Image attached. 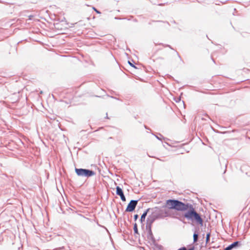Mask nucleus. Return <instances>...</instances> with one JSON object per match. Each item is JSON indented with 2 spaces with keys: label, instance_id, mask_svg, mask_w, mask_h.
Instances as JSON below:
<instances>
[{
  "label": "nucleus",
  "instance_id": "nucleus-3",
  "mask_svg": "<svg viewBox=\"0 0 250 250\" xmlns=\"http://www.w3.org/2000/svg\"><path fill=\"white\" fill-rule=\"evenodd\" d=\"M75 171L77 174L80 176L90 177L94 174V172L85 169L76 168Z\"/></svg>",
  "mask_w": 250,
  "mask_h": 250
},
{
  "label": "nucleus",
  "instance_id": "nucleus-9",
  "mask_svg": "<svg viewBox=\"0 0 250 250\" xmlns=\"http://www.w3.org/2000/svg\"><path fill=\"white\" fill-rule=\"evenodd\" d=\"M134 230L135 233H137L138 232L137 227V225L136 224H135V225L134 226Z\"/></svg>",
  "mask_w": 250,
  "mask_h": 250
},
{
  "label": "nucleus",
  "instance_id": "nucleus-7",
  "mask_svg": "<svg viewBox=\"0 0 250 250\" xmlns=\"http://www.w3.org/2000/svg\"><path fill=\"white\" fill-rule=\"evenodd\" d=\"M148 210V209H147L146 211H145L141 216V221L142 222L145 221V218L147 215V211Z\"/></svg>",
  "mask_w": 250,
  "mask_h": 250
},
{
  "label": "nucleus",
  "instance_id": "nucleus-5",
  "mask_svg": "<svg viewBox=\"0 0 250 250\" xmlns=\"http://www.w3.org/2000/svg\"><path fill=\"white\" fill-rule=\"evenodd\" d=\"M116 193L120 196L122 201H125V197L123 191L119 187H117L116 188Z\"/></svg>",
  "mask_w": 250,
  "mask_h": 250
},
{
  "label": "nucleus",
  "instance_id": "nucleus-12",
  "mask_svg": "<svg viewBox=\"0 0 250 250\" xmlns=\"http://www.w3.org/2000/svg\"><path fill=\"white\" fill-rule=\"evenodd\" d=\"M93 9L96 12V13H98V14H100L101 13L98 11L95 8H93Z\"/></svg>",
  "mask_w": 250,
  "mask_h": 250
},
{
  "label": "nucleus",
  "instance_id": "nucleus-2",
  "mask_svg": "<svg viewBox=\"0 0 250 250\" xmlns=\"http://www.w3.org/2000/svg\"><path fill=\"white\" fill-rule=\"evenodd\" d=\"M184 216L188 219H194L199 224H202L203 220L202 218L192 207H190V209L187 211Z\"/></svg>",
  "mask_w": 250,
  "mask_h": 250
},
{
  "label": "nucleus",
  "instance_id": "nucleus-4",
  "mask_svg": "<svg viewBox=\"0 0 250 250\" xmlns=\"http://www.w3.org/2000/svg\"><path fill=\"white\" fill-rule=\"evenodd\" d=\"M138 201L137 200H131L128 204L127 207L126 208V211H132L135 208V207L137 204Z\"/></svg>",
  "mask_w": 250,
  "mask_h": 250
},
{
  "label": "nucleus",
  "instance_id": "nucleus-11",
  "mask_svg": "<svg viewBox=\"0 0 250 250\" xmlns=\"http://www.w3.org/2000/svg\"><path fill=\"white\" fill-rule=\"evenodd\" d=\"M134 220L136 221L138 218V215L137 214H136L134 215Z\"/></svg>",
  "mask_w": 250,
  "mask_h": 250
},
{
  "label": "nucleus",
  "instance_id": "nucleus-8",
  "mask_svg": "<svg viewBox=\"0 0 250 250\" xmlns=\"http://www.w3.org/2000/svg\"><path fill=\"white\" fill-rule=\"evenodd\" d=\"M198 239V234L196 233H194L193 234V241L194 242H196Z\"/></svg>",
  "mask_w": 250,
  "mask_h": 250
},
{
  "label": "nucleus",
  "instance_id": "nucleus-10",
  "mask_svg": "<svg viewBox=\"0 0 250 250\" xmlns=\"http://www.w3.org/2000/svg\"><path fill=\"white\" fill-rule=\"evenodd\" d=\"M209 237H210V234L209 233L207 234V236H206V241H207V242H208L209 241Z\"/></svg>",
  "mask_w": 250,
  "mask_h": 250
},
{
  "label": "nucleus",
  "instance_id": "nucleus-1",
  "mask_svg": "<svg viewBox=\"0 0 250 250\" xmlns=\"http://www.w3.org/2000/svg\"><path fill=\"white\" fill-rule=\"evenodd\" d=\"M166 206L170 209H175L179 211H185L188 208V205L176 200H168L166 201Z\"/></svg>",
  "mask_w": 250,
  "mask_h": 250
},
{
  "label": "nucleus",
  "instance_id": "nucleus-13",
  "mask_svg": "<svg viewBox=\"0 0 250 250\" xmlns=\"http://www.w3.org/2000/svg\"><path fill=\"white\" fill-rule=\"evenodd\" d=\"M129 63L130 64V65L134 67H135V66L133 64H132L131 63H130L129 62Z\"/></svg>",
  "mask_w": 250,
  "mask_h": 250
},
{
  "label": "nucleus",
  "instance_id": "nucleus-6",
  "mask_svg": "<svg viewBox=\"0 0 250 250\" xmlns=\"http://www.w3.org/2000/svg\"><path fill=\"white\" fill-rule=\"evenodd\" d=\"M238 242H235L225 248V250H231L232 248L237 246Z\"/></svg>",
  "mask_w": 250,
  "mask_h": 250
}]
</instances>
